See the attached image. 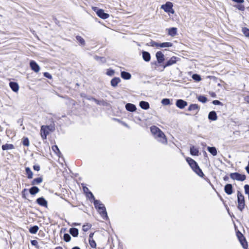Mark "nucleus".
<instances>
[{"mask_svg":"<svg viewBox=\"0 0 249 249\" xmlns=\"http://www.w3.org/2000/svg\"><path fill=\"white\" fill-rule=\"evenodd\" d=\"M151 45L153 47H160V43L156 42L155 41L151 42Z\"/></svg>","mask_w":249,"mask_h":249,"instance_id":"c03bdc74","label":"nucleus"},{"mask_svg":"<svg viewBox=\"0 0 249 249\" xmlns=\"http://www.w3.org/2000/svg\"><path fill=\"white\" fill-rule=\"evenodd\" d=\"M9 86L13 91L18 92V91L19 86L18 83L16 82H11L9 83Z\"/></svg>","mask_w":249,"mask_h":249,"instance_id":"2eb2a0df","label":"nucleus"},{"mask_svg":"<svg viewBox=\"0 0 249 249\" xmlns=\"http://www.w3.org/2000/svg\"><path fill=\"white\" fill-rule=\"evenodd\" d=\"M242 32L246 36L249 37V29L246 28H243L242 29Z\"/></svg>","mask_w":249,"mask_h":249,"instance_id":"4c0bfd02","label":"nucleus"},{"mask_svg":"<svg viewBox=\"0 0 249 249\" xmlns=\"http://www.w3.org/2000/svg\"><path fill=\"white\" fill-rule=\"evenodd\" d=\"M36 202L40 206L47 207V201L42 197L37 198Z\"/></svg>","mask_w":249,"mask_h":249,"instance_id":"4468645a","label":"nucleus"},{"mask_svg":"<svg viewBox=\"0 0 249 249\" xmlns=\"http://www.w3.org/2000/svg\"><path fill=\"white\" fill-rule=\"evenodd\" d=\"M199 151L197 148L195 147V146H191L190 148V153L193 156H198Z\"/></svg>","mask_w":249,"mask_h":249,"instance_id":"4be33fe9","label":"nucleus"},{"mask_svg":"<svg viewBox=\"0 0 249 249\" xmlns=\"http://www.w3.org/2000/svg\"><path fill=\"white\" fill-rule=\"evenodd\" d=\"M246 169L247 170V172H248V174H249V165H248L246 167Z\"/></svg>","mask_w":249,"mask_h":249,"instance_id":"6e6d98bb","label":"nucleus"},{"mask_svg":"<svg viewBox=\"0 0 249 249\" xmlns=\"http://www.w3.org/2000/svg\"><path fill=\"white\" fill-rule=\"evenodd\" d=\"M225 192L228 195H231L232 193V186L231 184H227L224 188Z\"/></svg>","mask_w":249,"mask_h":249,"instance_id":"dca6fc26","label":"nucleus"},{"mask_svg":"<svg viewBox=\"0 0 249 249\" xmlns=\"http://www.w3.org/2000/svg\"><path fill=\"white\" fill-rule=\"evenodd\" d=\"M114 73V71L111 69H107L106 72L107 74L109 76H113Z\"/></svg>","mask_w":249,"mask_h":249,"instance_id":"37998d69","label":"nucleus"},{"mask_svg":"<svg viewBox=\"0 0 249 249\" xmlns=\"http://www.w3.org/2000/svg\"><path fill=\"white\" fill-rule=\"evenodd\" d=\"M70 233L73 236L77 237L78 235V230L75 228H72L70 229Z\"/></svg>","mask_w":249,"mask_h":249,"instance_id":"5701e85b","label":"nucleus"},{"mask_svg":"<svg viewBox=\"0 0 249 249\" xmlns=\"http://www.w3.org/2000/svg\"><path fill=\"white\" fill-rule=\"evenodd\" d=\"M93 9L100 18L103 19H107L109 17V15L107 13H105L103 10L98 9L96 7L93 8Z\"/></svg>","mask_w":249,"mask_h":249,"instance_id":"423d86ee","label":"nucleus"},{"mask_svg":"<svg viewBox=\"0 0 249 249\" xmlns=\"http://www.w3.org/2000/svg\"><path fill=\"white\" fill-rule=\"evenodd\" d=\"M91 227V225L90 224H87L86 225H84L83 226V230L84 231H88L90 228Z\"/></svg>","mask_w":249,"mask_h":249,"instance_id":"e433bc0d","label":"nucleus"},{"mask_svg":"<svg viewBox=\"0 0 249 249\" xmlns=\"http://www.w3.org/2000/svg\"><path fill=\"white\" fill-rule=\"evenodd\" d=\"M72 249H80L78 247H73Z\"/></svg>","mask_w":249,"mask_h":249,"instance_id":"052dcab7","label":"nucleus"},{"mask_svg":"<svg viewBox=\"0 0 249 249\" xmlns=\"http://www.w3.org/2000/svg\"><path fill=\"white\" fill-rule=\"evenodd\" d=\"M42 178H35L33 180L32 182V185L38 184L42 182Z\"/></svg>","mask_w":249,"mask_h":249,"instance_id":"473e14b6","label":"nucleus"},{"mask_svg":"<svg viewBox=\"0 0 249 249\" xmlns=\"http://www.w3.org/2000/svg\"><path fill=\"white\" fill-rule=\"evenodd\" d=\"M44 76L50 79H51L52 78V75L48 72H45L43 74Z\"/></svg>","mask_w":249,"mask_h":249,"instance_id":"de8ad7c7","label":"nucleus"},{"mask_svg":"<svg viewBox=\"0 0 249 249\" xmlns=\"http://www.w3.org/2000/svg\"><path fill=\"white\" fill-rule=\"evenodd\" d=\"M36 240H33L32 241V244L33 245H35V243H36Z\"/></svg>","mask_w":249,"mask_h":249,"instance_id":"bf43d9fd","label":"nucleus"},{"mask_svg":"<svg viewBox=\"0 0 249 249\" xmlns=\"http://www.w3.org/2000/svg\"><path fill=\"white\" fill-rule=\"evenodd\" d=\"M246 101L249 103V96H247L246 98Z\"/></svg>","mask_w":249,"mask_h":249,"instance_id":"4d7b16f0","label":"nucleus"},{"mask_svg":"<svg viewBox=\"0 0 249 249\" xmlns=\"http://www.w3.org/2000/svg\"><path fill=\"white\" fill-rule=\"evenodd\" d=\"M125 108L126 110L131 112L135 111L136 110V106L130 103H127L125 105Z\"/></svg>","mask_w":249,"mask_h":249,"instance_id":"f3484780","label":"nucleus"},{"mask_svg":"<svg viewBox=\"0 0 249 249\" xmlns=\"http://www.w3.org/2000/svg\"><path fill=\"white\" fill-rule=\"evenodd\" d=\"M232 1L238 3H242L244 2V0H232Z\"/></svg>","mask_w":249,"mask_h":249,"instance_id":"603ef678","label":"nucleus"},{"mask_svg":"<svg viewBox=\"0 0 249 249\" xmlns=\"http://www.w3.org/2000/svg\"><path fill=\"white\" fill-rule=\"evenodd\" d=\"M33 168L35 170L38 171L40 170V166L39 165H34Z\"/></svg>","mask_w":249,"mask_h":249,"instance_id":"3c124183","label":"nucleus"},{"mask_svg":"<svg viewBox=\"0 0 249 249\" xmlns=\"http://www.w3.org/2000/svg\"><path fill=\"white\" fill-rule=\"evenodd\" d=\"M93 235H94V233H90V234L89 235V239H93Z\"/></svg>","mask_w":249,"mask_h":249,"instance_id":"5fc2aeb1","label":"nucleus"},{"mask_svg":"<svg viewBox=\"0 0 249 249\" xmlns=\"http://www.w3.org/2000/svg\"><path fill=\"white\" fill-rule=\"evenodd\" d=\"M22 142L25 146H28L29 145V141L27 138H23Z\"/></svg>","mask_w":249,"mask_h":249,"instance_id":"ea45409f","label":"nucleus"},{"mask_svg":"<svg viewBox=\"0 0 249 249\" xmlns=\"http://www.w3.org/2000/svg\"><path fill=\"white\" fill-rule=\"evenodd\" d=\"M30 66L31 69L36 72H38L40 71V67L39 65L34 61L32 60L30 61Z\"/></svg>","mask_w":249,"mask_h":249,"instance_id":"1a4fd4ad","label":"nucleus"},{"mask_svg":"<svg viewBox=\"0 0 249 249\" xmlns=\"http://www.w3.org/2000/svg\"><path fill=\"white\" fill-rule=\"evenodd\" d=\"M76 38L77 41H78L80 42V44H85V40L82 37H81L80 36H77Z\"/></svg>","mask_w":249,"mask_h":249,"instance_id":"58836bf2","label":"nucleus"},{"mask_svg":"<svg viewBox=\"0 0 249 249\" xmlns=\"http://www.w3.org/2000/svg\"><path fill=\"white\" fill-rule=\"evenodd\" d=\"M208 118L213 121L216 120L217 119V116L215 112L214 111L210 112L208 115Z\"/></svg>","mask_w":249,"mask_h":249,"instance_id":"393cba45","label":"nucleus"},{"mask_svg":"<svg viewBox=\"0 0 249 249\" xmlns=\"http://www.w3.org/2000/svg\"><path fill=\"white\" fill-rule=\"evenodd\" d=\"M39 191V189L38 187L34 186L30 188L29 192L32 195H35Z\"/></svg>","mask_w":249,"mask_h":249,"instance_id":"bb28decb","label":"nucleus"},{"mask_svg":"<svg viewBox=\"0 0 249 249\" xmlns=\"http://www.w3.org/2000/svg\"><path fill=\"white\" fill-rule=\"evenodd\" d=\"M1 148L3 150H7L14 149V146L12 144L6 143L5 144L2 145Z\"/></svg>","mask_w":249,"mask_h":249,"instance_id":"a878e982","label":"nucleus"},{"mask_svg":"<svg viewBox=\"0 0 249 249\" xmlns=\"http://www.w3.org/2000/svg\"><path fill=\"white\" fill-rule=\"evenodd\" d=\"M240 242H241V244H242V246H243L244 248H245L244 242H242L241 239H240Z\"/></svg>","mask_w":249,"mask_h":249,"instance_id":"13d9d810","label":"nucleus"},{"mask_svg":"<svg viewBox=\"0 0 249 249\" xmlns=\"http://www.w3.org/2000/svg\"><path fill=\"white\" fill-rule=\"evenodd\" d=\"M156 57L159 63H161L164 60V55L160 51L157 52Z\"/></svg>","mask_w":249,"mask_h":249,"instance_id":"9b49d317","label":"nucleus"},{"mask_svg":"<svg viewBox=\"0 0 249 249\" xmlns=\"http://www.w3.org/2000/svg\"><path fill=\"white\" fill-rule=\"evenodd\" d=\"M177 29L175 27H172L168 29V34L172 36H174L177 35Z\"/></svg>","mask_w":249,"mask_h":249,"instance_id":"b1692460","label":"nucleus"},{"mask_svg":"<svg viewBox=\"0 0 249 249\" xmlns=\"http://www.w3.org/2000/svg\"><path fill=\"white\" fill-rule=\"evenodd\" d=\"M198 100H199V101L202 102L203 103L206 102L207 100V98L204 96H200L198 97Z\"/></svg>","mask_w":249,"mask_h":249,"instance_id":"79ce46f5","label":"nucleus"},{"mask_svg":"<svg viewBox=\"0 0 249 249\" xmlns=\"http://www.w3.org/2000/svg\"><path fill=\"white\" fill-rule=\"evenodd\" d=\"M26 173L27 175L28 178H32L33 176V173L29 167H26L25 168Z\"/></svg>","mask_w":249,"mask_h":249,"instance_id":"cd10ccee","label":"nucleus"},{"mask_svg":"<svg viewBox=\"0 0 249 249\" xmlns=\"http://www.w3.org/2000/svg\"><path fill=\"white\" fill-rule=\"evenodd\" d=\"M186 161L194 171L199 177H202L204 176L201 169H200L197 163L194 160L190 158H187Z\"/></svg>","mask_w":249,"mask_h":249,"instance_id":"f03ea898","label":"nucleus"},{"mask_svg":"<svg viewBox=\"0 0 249 249\" xmlns=\"http://www.w3.org/2000/svg\"><path fill=\"white\" fill-rule=\"evenodd\" d=\"M98 211L104 219L107 220L108 219V216L105 207H102V208H100L99 210H98Z\"/></svg>","mask_w":249,"mask_h":249,"instance_id":"ddd939ff","label":"nucleus"},{"mask_svg":"<svg viewBox=\"0 0 249 249\" xmlns=\"http://www.w3.org/2000/svg\"><path fill=\"white\" fill-rule=\"evenodd\" d=\"M198 109L199 107L197 104H191L188 108L189 111L196 110L197 112Z\"/></svg>","mask_w":249,"mask_h":249,"instance_id":"c756f323","label":"nucleus"},{"mask_svg":"<svg viewBox=\"0 0 249 249\" xmlns=\"http://www.w3.org/2000/svg\"><path fill=\"white\" fill-rule=\"evenodd\" d=\"M207 149L213 156H216L217 155V150L215 147H208Z\"/></svg>","mask_w":249,"mask_h":249,"instance_id":"c85d7f7f","label":"nucleus"},{"mask_svg":"<svg viewBox=\"0 0 249 249\" xmlns=\"http://www.w3.org/2000/svg\"><path fill=\"white\" fill-rule=\"evenodd\" d=\"M89 194L90 195L91 198L94 200V206L97 210H99L100 208H102V207H105L104 204L101 203L100 201L95 199L93 195L91 192H89Z\"/></svg>","mask_w":249,"mask_h":249,"instance_id":"0eeeda50","label":"nucleus"},{"mask_svg":"<svg viewBox=\"0 0 249 249\" xmlns=\"http://www.w3.org/2000/svg\"><path fill=\"white\" fill-rule=\"evenodd\" d=\"M239 10H241V11H243L244 10V6L242 5H238V6H237L236 7Z\"/></svg>","mask_w":249,"mask_h":249,"instance_id":"09e8293b","label":"nucleus"},{"mask_svg":"<svg viewBox=\"0 0 249 249\" xmlns=\"http://www.w3.org/2000/svg\"><path fill=\"white\" fill-rule=\"evenodd\" d=\"M93 101H94L98 105H100V101H99V100H97V99H95V98H92L91 99Z\"/></svg>","mask_w":249,"mask_h":249,"instance_id":"864d4df0","label":"nucleus"},{"mask_svg":"<svg viewBox=\"0 0 249 249\" xmlns=\"http://www.w3.org/2000/svg\"><path fill=\"white\" fill-rule=\"evenodd\" d=\"M63 239L65 241L68 242L70 241L71 239V237L69 234L65 233L64 235Z\"/></svg>","mask_w":249,"mask_h":249,"instance_id":"f704fd0d","label":"nucleus"},{"mask_svg":"<svg viewBox=\"0 0 249 249\" xmlns=\"http://www.w3.org/2000/svg\"><path fill=\"white\" fill-rule=\"evenodd\" d=\"M142 58L146 62H149L150 60L151 56L150 53L145 51H143L142 53Z\"/></svg>","mask_w":249,"mask_h":249,"instance_id":"a211bd4d","label":"nucleus"},{"mask_svg":"<svg viewBox=\"0 0 249 249\" xmlns=\"http://www.w3.org/2000/svg\"><path fill=\"white\" fill-rule=\"evenodd\" d=\"M230 177L232 179L238 181H244L246 179V176L245 175H242L238 173H231Z\"/></svg>","mask_w":249,"mask_h":249,"instance_id":"39448f33","label":"nucleus"},{"mask_svg":"<svg viewBox=\"0 0 249 249\" xmlns=\"http://www.w3.org/2000/svg\"><path fill=\"white\" fill-rule=\"evenodd\" d=\"M89 245L91 248H96V243L93 239H89Z\"/></svg>","mask_w":249,"mask_h":249,"instance_id":"72a5a7b5","label":"nucleus"},{"mask_svg":"<svg viewBox=\"0 0 249 249\" xmlns=\"http://www.w3.org/2000/svg\"><path fill=\"white\" fill-rule=\"evenodd\" d=\"M178 59V58L176 56L172 57L163 66V68H165L167 67L171 66L175 63H176Z\"/></svg>","mask_w":249,"mask_h":249,"instance_id":"9d476101","label":"nucleus"},{"mask_svg":"<svg viewBox=\"0 0 249 249\" xmlns=\"http://www.w3.org/2000/svg\"><path fill=\"white\" fill-rule=\"evenodd\" d=\"M192 78L194 80L197 82L200 81L201 79L200 76L197 74H193L192 76Z\"/></svg>","mask_w":249,"mask_h":249,"instance_id":"c9c22d12","label":"nucleus"},{"mask_svg":"<svg viewBox=\"0 0 249 249\" xmlns=\"http://www.w3.org/2000/svg\"><path fill=\"white\" fill-rule=\"evenodd\" d=\"M173 46V44L171 42H163L160 43V47L161 48H168Z\"/></svg>","mask_w":249,"mask_h":249,"instance_id":"2f4dec72","label":"nucleus"},{"mask_svg":"<svg viewBox=\"0 0 249 249\" xmlns=\"http://www.w3.org/2000/svg\"><path fill=\"white\" fill-rule=\"evenodd\" d=\"M49 126L42 125L41 127L40 134L41 136L43 139H46L47 135L49 134Z\"/></svg>","mask_w":249,"mask_h":249,"instance_id":"6e6552de","label":"nucleus"},{"mask_svg":"<svg viewBox=\"0 0 249 249\" xmlns=\"http://www.w3.org/2000/svg\"><path fill=\"white\" fill-rule=\"evenodd\" d=\"M238 209L242 211L245 208V198L244 196L239 191L237 193Z\"/></svg>","mask_w":249,"mask_h":249,"instance_id":"7ed1b4c3","label":"nucleus"},{"mask_svg":"<svg viewBox=\"0 0 249 249\" xmlns=\"http://www.w3.org/2000/svg\"><path fill=\"white\" fill-rule=\"evenodd\" d=\"M213 103L215 105H219L221 104V103L218 100H214L213 101Z\"/></svg>","mask_w":249,"mask_h":249,"instance_id":"8fccbe9b","label":"nucleus"},{"mask_svg":"<svg viewBox=\"0 0 249 249\" xmlns=\"http://www.w3.org/2000/svg\"><path fill=\"white\" fill-rule=\"evenodd\" d=\"M121 75V77L123 79H125V80L130 79L131 77V75L129 73H128L127 72H125V71H122Z\"/></svg>","mask_w":249,"mask_h":249,"instance_id":"aec40b11","label":"nucleus"},{"mask_svg":"<svg viewBox=\"0 0 249 249\" xmlns=\"http://www.w3.org/2000/svg\"><path fill=\"white\" fill-rule=\"evenodd\" d=\"M121 79L119 77H115L111 81V85L112 87H115L117 86L118 84L120 83Z\"/></svg>","mask_w":249,"mask_h":249,"instance_id":"6ab92c4d","label":"nucleus"},{"mask_svg":"<svg viewBox=\"0 0 249 249\" xmlns=\"http://www.w3.org/2000/svg\"><path fill=\"white\" fill-rule=\"evenodd\" d=\"M151 131L159 142L163 143L167 142V139L164 134L158 127L156 126H151Z\"/></svg>","mask_w":249,"mask_h":249,"instance_id":"f257e3e1","label":"nucleus"},{"mask_svg":"<svg viewBox=\"0 0 249 249\" xmlns=\"http://www.w3.org/2000/svg\"><path fill=\"white\" fill-rule=\"evenodd\" d=\"M140 106L143 109H148L149 108V103L145 101L140 102Z\"/></svg>","mask_w":249,"mask_h":249,"instance_id":"412c9836","label":"nucleus"},{"mask_svg":"<svg viewBox=\"0 0 249 249\" xmlns=\"http://www.w3.org/2000/svg\"><path fill=\"white\" fill-rule=\"evenodd\" d=\"M176 105L178 108L183 109L187 105V103L183 100L178 99L177 101Z\"/></svg>","mask_w":249,"mask_h":249,"instance_id":"f8f14e48","label":"nucleus"},{"mask_svg":"<svg viewBox=\"0 0 249 249\" xmlns=\"http://www.w3.org/2000/svg\"><path fill=\"white\" fill-rule=\"evenodd\" d=\"M38 229L39 228L37 226H34L29 229V231L32 234H36L37 232Z\"/></svg>","mask_w":249,"mask_h":249,"instance_id":"7c9ffc66","label":"nucleus"},{"mask_svg":"<svg viewBox=\"0 0 249 249\" xmlns=\"http://www.w3.org/2000/svg\"><path fill=\"white\" fill-rule=\"evenodd\" d=\"M84 190L85 192H86V191L88 190V188H84Z\"/></svg>","mask_w":249,"mask_h":249,"instance_id":"680f3d73","label":"nucleus"},{"mask_svg":"<svg viewBox=\"0 0 249 249\" xmlns=\"http://www.w3.org/2000/svg\"><path fill=\"white\" fill-rule=\"evenodd\" d=\"M161 103L163 105H168L170 104V101L169 99H163L161 101Z\"/></svg>","mask_w":249,"mask_h":249,"instance_id":"a19ab883","label":"nucleus"},{"mask_svg":"<svg viewBox=\"0 0 249 249\" xmlns=\"http://www.w3.org/2000/svg\"><path fill=\"white\" fill-rule=\"evenodd\" d=\"M245 192L246 194H249V185H245L244 186Z\"/></svg>","mask_w":249,"mask_h":249,"instance_id":"49530a36","label":"nucleus"},{"mask_svg":"<svg viewBox=\"0 0 249 249\" xmlns=\"http://www.w3.org/2000/svg\"><path fill=\"white\" fill-rule=\"evenodd\" d=\"M173 4L171 2H166L165 4L161 6V9H163L165 12L174 14L175 11L173 9Z\"/></svg>","mask_w":249,"mask_h":249,"instance_id":"20e7f679","label":"nucleus"},{"mask_svg":"<svg viewBox=\"0 0 249 249\" xmlns=\"http://www.w3.org/2000/svg\"><path fill=\"white\" fill-rule=\"evenodd\" d=\"M52 149L56 154L57 153L59 152V149H58V148L57 145H53V146H52Z\"/></svg>","mask_w":249,"mask_h":249,"instance_id":"a18cd8bd","label":"nucleus"}]
</instances>
